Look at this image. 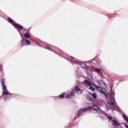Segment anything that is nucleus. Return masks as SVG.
<instances>
[{
	"label": "nucleus",
	"instance_id": "1",
	"mask_svg": "<svg viewBox=\"0 0 128 128\" xmlns=\"http://www.w3.org/2000/svg\"><path fill=\"white\" fill-rule=\"evenodd\" d=\"M94 110L97 112H99V114H104V112L102 110H100V108H98V106L93 104L92 106H89L88 108L80 109L77 112V116H80L82 112H84V110Z\"/></svg>",
	"mask_w": 128,
	"mask_h": 128
},
{
	"label": "nucleus",
	"instance_id": "2",
	"mask_svg": "<svg viewBox=\"0 0 128 128\" xmlns=\"http://www.w3.org/2000/svg\"><path fill=\"white\" fill-rule=\"evenodd\" d=\"M8 22H10V24H12V26H14L16 28H20V30H22L24 28L21 25L14 23L12 19L10 17L8 18Z\"/></svg>",
	"mask_w": 128,
	"mask_h": 128
},
{
	"label": "nucleus",
	"instance_id": "3",
	"mask_svg": "<svg viewBox=\"0 0 128 128\" xmlns=\"http://www.w3.org/2000/svg\"><path fill=\"white\" fill-rule=\"evenodd\" d=\"M2 85L3 86V90H4L2 94V95L0 96V98H2L3 96H8L10 94V92H8V88H6V86L3 83L2 84Z\"/></svg>",
	"mask_w": 128,
	"mask_h": 128
},
{
	"label": "nucleus",
	"instance_id": "4",
	"mask_svg": "<svg viewBox=\"0 0 128 128\" xmlns=\"http://www.w3.org/2000/svg\"><path fill=\"white\" fill-rule=\"evenodd\" d=\"M112 124L115 126H120V124L118 120H112Z\"/></svg>",
	"mask_w": 128,
	"mask_h": 128
},
{
	"label": "nucleus",
	"instance_id": "5",
	"mask_svg": "<svg viewBox=\"0 0 128 128\" xmlns=\"http://www.w3.org/2000/svg\"><path fill=\"white\" fill-rule=\"evenodd\" d=\"M76 92L78 94H82L83 90H82L80 89V88H79L78 86H76Z\"/></svg>",
	"mask_w": 128,
	"mask_h": 128
},
{
	"label": "nucleus",
	"instance_id": "6",
	"mask_svg": "<svg viewBox=\"0 0 128 128\" xmlns=\"http://www.w3.org/2000/svg\"><path fill=\"white\" fill-rule=\"evenodd\" d=\"M108 104H109V106H112L113 108H116V105L114 104V102L111 100H108Z\"/></svg>",
	"mask_w": 128,
	"mask_h": 128
},
{
	"label": "nucleus",
	"instance_id": "7",
	"mask_svg": "<svg viewBox=\"0 0 128 128\" xmlns=\"http://www.w3.org/2000/svg\"><path fill=\"white\" fill-rule=\"evenodd\" d=\"M94 86H95V88H96V90L100 92H102V88L96 85V84H93Z\"/></svg>",
	"mask_w": 128,
	"mask_h": 128
},
{
	"label": "nucleus",
	"instance_id": "8",
	"mask_svg": "<svg viewBox=\"0 0 128 128\" xmlns=\"http://www.w3.org/2000/svg\"><path fill=\"white\" fill-rule=\"evenodd\" d=\"M24 40L26 41V46H30V40H28V39H26V38H23V40H22V42H24Z\"/></svg>",
	"mask_w": 128,
	"mask_h": 128
},
{
	"label": "nucleus",
	"instance_id": "9",
	"mask_svg": "<svg viewBox=\"0 0 128 128\" xmlns=\"http://www.w3.org/2000/svg\"><path fill=\"white\" fill-rule=\"evenodd\" d=\"M74 92H72L70 94H68L66 96V98H74Z\"/></svg>",
	"mask_w": 128,
	"mask_h": 128
},
{
	"label": "nucleus",
	"instance_id": "10",
	"mask_svg": "<svg viewBox=\"0 0 128 128\" xmlns=\"http://www.w3.org/2000/svg\"><path fill=\"white\" fill-rule=\"evenodd\" d=\"M84 84L86 85V86H92V82L88 80H86L84 81Z\"/></svg>",
	"mask_w": 128,
	"mask_h": 128
},
{
	"label": "nucleus",
	"instance_id": "11",
	"mask_svg": "<svg viewBox=\"0 0 128 128\" xmlns=\"http://www.w3.org/2000/svg\"><path fill=\"white\" fill-rule=\"evenodd\" d=\"M24 36L25 38H30V36L28 32H26L24 34Z\"/></svg>",
	"mask_w": 128,
	"mask_h": 128
},
{
	"label": "nucleus",
	"instance_id": "12",
	"mask_svg": "<svg viewBox=\"0 0 128 128\" xmlns=\"http://www.w3.org/2000/svg\"><path fill=\"white\" fill-rule=\"evenodd\" d=\"M64 94H66V92H63L59 96L60 98H64Z\"/></svg>",
	"mask_w": 128,
	"mask_h": 128
},
{
	"label": "nucleus",
	"instance_id": "13",
	"mask_svg": "<svg viewBox=\"0 0 128 128\" xmlns=\"http://www.w3.org/2000/svg\"><path fill=\"white\" fill-rule=\"evenodd\" d=\"M96 82H97L98 84H100V85L102 84H104V82L102 80H97Z\"/></svg>",
	"mask_w": 128,
	"mask_h": 128
},
{
	"label": "nucleus",
	"instance_id": "14",
	"mask_svg": "<svg viewBox=\"0 0 128 128\" xmlns=\"http://www.w3.org/2000/svg\"><path fill=\"white\" fill-rule=\"evenodd\" d=\"M94 71L96 72H98V73L100 72V68H95Z\"/></svg>",
	"mask_w": 128,
	"mask_h": 128
},
{
	"label": "nucleus",
	"instance_id": "15",
	"mask_svg": "<svg viewBox=\"0 0 128 128\" xmlns=\"http://www.w3.org/2000/svg\"><path fill=\"white\" fill-rule=\"evenodd\" d=\"M91 96H92V98H96V93H93L92 94H91Z\"/></svg>",
	"mask_w": 128,
	"mask_h": 128
},
{
	"label": "nucleus",
	"instance_id": "16",
	"mask_svg": "<svg viewBox=\"0 0 128 128\" xmlns=\"http://www.w3.org/2000/svg\"><path fill=\"white\" fill-rule=\"evenodd\" d=\"M90 90H91L92 92H94V88L92 86H90V88H89Z\"/></svg>",
	"mask_w": 128,
	"mask_h": 128
},
{
	"label": "nucleus",
	"instance_id": "17",
	"mask_svg": "<svg viewBox=\"0 0 128 128\" xmlns=\"http://www.w3.org/2000/svg\"><path fill=\"white\" fill-rule=\"evenodd\" d=\"M88 100H89L90 102H92V98L91 97H88Z\"/></svg>",
	"mask_w": 128,
	"mask_h": 128
},
{
	"label": "nucleus",
	"instance_id": "18",
	"mask_svg": "<svg viewBox=\"0 0 128 128\" xmlns=\"http://www.w3.org/2000/svg\"><path fill=\"white\" fill-rule=\"evenodd\" d=\"M108 118L109 120H112V117L110 116H108Z\"/></svg>",
	"mask_w": 128,
	"mask_h": 128
},
{
	"label": "nucleus",
	"instance_id": "19",
	"mask_svg": "<svg viewBox=\"0 0 128 128\" xmlns=\"http://www.w3.org/2000/svg\"><path fill=\"white\" fill-rule=\"evenodd\" d=\"M1 84H2V86L4 85V84H4V79L1 80Z\"/></svg>",
	"mask_w": 128,
	"mask_h": 128
},
{
	"label": "nucleus",
	"instance_id": "20",
	"mask_svg": "<svg viewBox=\"0 0 128 128\" xmlns=\"http://www.w3.org/2000/svg\"><path fill=\"white\" fill-rule=\"evenodd\" d=\"M6 98V100H8V98H10V96H8V95H6L5 96Z\"/></svg>",
	"mask_w": 128,
	"mask_h": 128
},
{
	"label": "nucleus",
	"instance_id": "21",
	"mask_svg": "<svg viewBox=\"0 0 128 128\" xmlns=\"http://www.w3.org/2000/svg\"><path fill=\"white\" fill-rule=\"evenodd\" d=\"M46 48L47 50H50V46H46Z\"/></svg>",
	"mask_w": 128,
	"mask_h": 128
},
{
	"label": "nucleus",
	"instance_id": "22",
	"mask_svg": "<svg viewBox=\"0 0 128 128\" xmlns=\"http://www.w3.org/2000/svg\"><path fill=\"white\" fill-rule=\"evenodd\" d=\"M2 65L0 64V70H2Z\"/></svg>",
	"mask_w": 128,
	"mask_h": 128
},
{
	"label": "nucleus",
	"instance_id": "23",
	"mask_svg": "<svg viewBox=\"0 0 128 128\" xmlns=\"http://www.w3.org/2000/svg\"><path fill=\"white\" fill-rule=\"evenodd\" d=\"M124 126H126V128H128V124H124Z\"/></svg>",
	"mask_w": 128,
	"mask_h": 128
},
{
	"label": "nucleus",
	"instance_id": "24",
	"mask_svg": "<svg viewBox=\"0 0 128 128\" xmlns=\"http://www.w3.org/2000/svg\"><path fill=\"white\" fill-rule=\"evenodd\" d=\"M35 44H37L38 43H36V42H35Z\"/></svg>",
	"mask_w": 128,
	"mask_h": 128
},
{
	"label": "nucleus",
	"instance_id": "25",
	"mask_svg": "<svg viewBox=\"0 0 128 128\" xmlns=\"http://www.w3.org/2000/svg\"><path fill=\"white\" fill-rule=\"evenodd\" d=\"M20 34H22V33H20Z\"/></svg>",
	"mask_w": 128,
	"mask_h": 128
}]
</instances>
